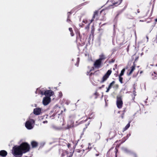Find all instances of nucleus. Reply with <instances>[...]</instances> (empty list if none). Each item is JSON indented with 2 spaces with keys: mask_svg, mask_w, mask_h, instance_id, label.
<instances>
[{
  "mask_svg": "<svg viewBox=\"0 0 157 157\" xmlns=\"http://www.w3.org/2000/svg\"><path fill=\"white\" fill-rule=\"evenodd\" d=\"M107 9H102L101 11L95 10L94 12L92 19L90 20V23H92L95 19L96 20H100L104 21L106 19L105 15L107 12Z\"/></svg>",
  "mask_w": 157,
  "mask_h": 157,
  "instance_id": "obj_1",
  "label": "nucleus"
},
{
  "mask_svg": "<svg viewBox=\"0 0 157 157\" xmlns=\"http://www.w3.org/2000/svg\"><path fill=\"white\" fill-rule=\"evenodd\" d=\"M13 155L16 157H21L23 153L19 146L13 147Z\"/></svg>",
  "mask_w": 157,
  "mask_h": 157,
  "instance_id": "obj_2",
  "label": "nucleus"
},
{
  "mask_svg": "<svg viewBox=\"0 0 157 157\" xmlns=\"http://www.w3.org/2000/svg\"><path fill=\"white\" fill-rule=\"evenodd\" d=\"M19 146L23 153H26L30 150V145L27 142H23Z\"/></svg>",
  "mask_w": 157,
  "mask_h": 157,
  "instance_id": "obj_3",
  "label": "nucleus"
},
{
  "mask_svg": "<svg viewBox=\"0 0 157 157\" xmlns=\"http://www.w3.org/2000/svg\"><path fill=\"white\" fill-rule=\"evenodd\" d=\"M59 154L61 155L60 157H72L73 155V153L71 152H68L61 148L59 149Z\"/></svg>",
  "mask_w": 157,
  "mask_h": 157,
  "instance_id": "obj_4",
  "label": "nucleus"
},
{
  "mask_svg": "<svg viewBox=\"0 0 157 157\" xmlns=\"http://www.w3.org/2000/svg\"><path fill=\"white\" fill-rule=\"evenodd\" d=\"M75 117L74 115H71L69 117V120L67 122V128L73 127L74 126V121Z\"/></svg>",
  "mask_w": 157,
  "mask_h": 157,
  "instance_id": "obj_5",
  "label": "nucleus"
},
{
  "mask_svg": "<svg viewBox=\"0 0 157 157\" xmlns=\"http://www.w3.org/2000/svg\"><path fill=\"white\" fill-rule=\"evenodd\" d=\"M76 41L78 42L79 44L81 46H83L85 44V40L83 38H82L80 33L77 34Z\"/></svg>",
  "mask_w": 157,
  "mask_h": 157,
  "instance_id": "obj_6",
  "label": "nucleus"
},
{
  "mask_svg": "<svg viewBox=\"0 0 157 157\" xmlns=\"http://www.w3.org/2000/svg\"><path fill=\"white\" fill-rule=\"evenodd\" d=\"M117 98L116 104L117 107L119 109H121L122 107L123 104L122 97L121 96H117Z\"/></svg>",
  "mask_w": 157,
  "mask_h": 157,
  "instance_id": "obj_7",
  "label": "nucleus"
},
{
  "mask_svg": "<svg viewBox=\"0 0 157 157\" xmlns=\"http://www.w3.org/2000/svg\"><path fill=\"white\" fill-rule=\"evenodd\" d=\"M112 71L111 70H108L106 73L103 77L101 81V83H102L106 80L109 77Z\"/></svg>",
  "mask_w": 157,
  "mask_h": 157,
  "instance_id": "obj_8",
  "label": "nucleus"
},
{
  "mask_svg": "<svg viewBox=\"0 0 157 157\" xmlns=\"http://www.w3.org/2000/svg\"><path fill=\"white\" fill-rule=\"evenodd\" d=\"M84 149H76L74 151L75 157H81L83 155L84 151Z\"/></svg>",
  "mask_w": 157,
  "mask_h": 157,
  "instance_id": "obj_9",
  "label": "nucleus"
},
{
  "mask_svg": "<svg viewBox=\"0 0 157 157\" xmlns=\"http://www.w3.org/2000/svg\"><path fill=\"white\" fill-rule=\"evenodd\" d=\"M54 94V92L51 90H47L44 91V95L46 97H49L50 98V97L53 95Z\"/></svg>",
  "mask_w": 157,
  "mask_h": 157,
  "instance_id": "obj_10",
  "label": "nucleus"
},
{
  "mask_svg": "<svg viewBox=\"0 0 157 157\" xmlns=\"http://www.w3.org/2000/svg\"><path fill=\"white\" fill-rule=\"evenodd\" d=\"M51 98L49 97H45L43 98V103L44 105H47L50 102Z\"/></svg>",
  "mask_w": 157,
  "mask_h": 157,
  "instance_id": "obj_11",
  "label": "nucleus"
},
{
  "mask_svg": "<svg viewBox=\"0 0 157 157\" xmlns=\"http://www.w3.org/2000/svg\"><path fill=\"white\" fill-rule=\"evenodd\" d=\"M102 62L99 59L96 60L94 62V65L95 68H99L100 67Z\"/></svg>",
  "mask_w": 157,
  "mask_h": 157,
  "instance_id": "obj_12",
  "label": "nucleus"
},
{
  "mask_svg": "<svg viewBox=\"0 0 157 157\" xmlns=\"http://www.w3.org/2000/svg\"><path fill=\"white\" fill-rule=\"evenodd\" d=\"M25 126L28 129H31L33 128L32 123L29 121L26 122Z\"/></svg>",
  "mask_w": 157,
  "mask_h": 157,
  "instance_id": "obj_13",
  "label": "nucleus"
},
{
  "mask_svg": "<svg viewBox=\"0 0 157 157\" xmlns=\"http://www.w3.org/2000/svg\"><path fill=\"white\" fill-rule=\"evenodd\" d=\"M123 0H112L113 6H117L120 5Z\"/></svg>",
  "mask_w": 157,
  "mask_h": 157,
  "instance_id": "obj_14",
  "label": "nucleus"
},
{
  "mask_svg": "<svg viewBox=\"0 0 157 157\" xmlns=\"http://www.w3.org/2000/svg\"><path fill=\"white\" fill-rule=\"evenodd\" d=\"M41 112V109L40 108H36L34 109L33 113L36 115H39Z\"/></svg>",
  "mask_w": 157,
  "mask_h": 157,
  "instance_id": "obj_15",
  "label": "nucleus"
},
{
  "mask_svg": "<svg viewBox=\"0 0 157 157\" xmlns=\"http://www.w3.org/2000/svg\"><path fill=\"white\" fill-rule=\"evenodd\" d=\"M31 144L32 148H36L38 146V143L35 141H32L31 143Z\"/></svg>",
  "mask_w": 157,
  "mask_h": 157,
  "instance_id": "obj_16",
  "label": "nucleus"
},
{
  "mask_svg": "<svg viewBox=\"0 0 157 157\" xmlns=\"http://www.w3.org/2000/svg\"><path fill=\"white\" fill-rule=\"evenodd\" d=\"M7 155V151L4 150H2L0 151V156L5 157Z\"/></svg>",
  "mask_w": 157,
  "mask_h": 157,
  "instance_id": "obj_17",
  "label": "nucleus"
},
{
  "mask_svg": "<svg viewBox=\"0 0 157 157\" xmlns=\"http://www.w3.org/2000/svg\"><path fill=\"white\" fill-rule=\"evenodd\" d=\"M115 81H113L111 83H110L109 85V86L108 87V88H107V90L106 91V92H108L110 89L114 85V84H115Z\"/></svg>",
  "mask_w": 157,
  "mask_h": 157,
  "instance_id": "obj_18",
  "label": "nucleus"
},
{
  "mask_svg": "<svg viewBox=\"0 0 157 157\" xmlns=\"http://www.w3.org/2000/svg\"><path fill=\"white\" fill-rule=\"evenodd\" d=\"M115 135V132L114 131H111L109 134V136L110 139L113 138Z\"/></svg>",
  "mask_w": 157,
  "mask_h": 157,
  "instance_id": "obj_19",
  "label": "nucleus"
},
{
  "mask_svg": "<svg viewBox=\"0 0 157 157\" xmlns=\"http://www.w3.org/2000/svg\"><path fill=\"white\" fill-rule=\"evenodd\" d=\"M135 65L134 63L133 65L131 67V69L129 71V73H127V75L128 76L130 75L133 72V71L135 70Z\"/></svg>",
  "mask_w": 157,
  "mask_h": 157,
  "instance_id": "obj_20",
  "label": "nucleus"
},
{
  "mask_svg": "<svg viewBox=\"0 0 157 157\" xmlns=\"http://www.w3.org/2000/svg\"><path fill=\"white\" fill-rule=\"evenodd\" d=\"M106 59V57L105 55L103 53H102L99 56V58L98 59L102 62L103 60H105Z\"/></svg>",
  "mask_w": 157,
  "mask_h": 157,
  "instance_id": "obj_21",
  "label": "nucleus"
},
{
  "mask_svg": "<svg viewBox=\"0 0 157 157\" xmlns=\"http://www.w3.org/2000/svg\"><path fill=\"white\" fill-rule=\"evenodd\" d=\"M130 121H129V123L127 124V125L125 127L123 128V132L126 130L130 127Z\"/></svg>",
  "mask_w": 157,
  "mask_h": 157,
  "instance_id": "obj_22",
  "label": "nucleus"
},
{
  "mask_svg": "<svg viewBox=\"0 0 157 157\" xmlns=\"http://www.w3.org/2000/svg\"><path fill=\"white\" fill-rule=\"evenodd\" d=\"M152 77L153 79H155L157 78V73L155 72H154L152 74Z\"/></svg>",
  "mask_w": 157,
  "mask_h": 157,
  "instance_id": "obj_23",
  "label": "nucleus"
},
{
  "mask_svg": "<svg viewBox=\"0 0 157 157\" xmlns=\"http://www.w3.org/2000/svg\"><path fill=\"white\" fill-rule=\"evenodd\" d=\"M125 68H124L122 69V70L121 71V72L120 75L119 76H122L123 75L124 72L125 71Z\"/></svg>",
  "mask_w": 157,
  "mask_h": 157,
  "instance_id": "obj_24",
  "label": "nucleus"
},
{
  "mask_svg": "<svg viewBox=\"0 0 157 157\" xmlns=\"http://www.w3.org/2000/svg\"><path fill=\"white\" fill-rule=\"evenodd\" d=\"M123 10H121L119 11H118L117 13V14L116 16V18H117L119 15L121 14L123 12Z\"/></svg>",
  "mask_w": 157,
  "mask_h": 157,
  "instance_id": "obj_25",
  "label": "nucleus"
},
{
  "mask_svg": "<svg viewBox=\"0 0 157 157\" xmlns=\"http://www.w3.org/2000/svg\"><path fill=\"white\" fill-rule=\"evenodd\" d=\"M119 80L120 82L121 83H123V78L122 77V76H119Z\"/></svg>",
  "mask_w": 157,
  "mask_h": 157,
  "instance_id": "obj_26",
  "label": "nucleus"
},
{
  "mask_svg": "<svg viewBox=\"0 0 157 157\" xmlns=\"http://www.w3.org/2000/svg\"><path fill=\"white\" fill-rule=\"evenodd\" d=\"M94 95L95 96V98L96 99L98 96L99 94L98 93L96 92L94 94Z\"/></svg>",
  "mask_w": 157,
  "mask_h": 157,
  "instance_id": "obj_27",
  "label": "nucleus"
},
{
  "mask_svg": "<svg viewBox=\"0 0 157 157\" xmlns=\"http://www.w3.org/2000/svg\"><path fill=\"white\" fill-rule=\"evenodd\" d=\"M91 23H90H90H89L86 26V27L85 28V29H87V30H88L89 29V28H90V24Z\"/></svg>",
  "mask_w": 157,
  "mask_h": 157,
  "instance_id": "obj_28",
  "label": "nucleus"
},
{
  "mask_svg": "<svg viewBox=\"0 0 157 157\" xmlns=\"http://www.w3.org/2000/svg\"><path fill=\"white\" fill-rule=\"evenodd\" d=\"M126 138H125V137H124L122 138L121 140H120V141H121V143H124L126 140Z\"/></svg>",
  "mask_w": 157,
  "mask_h": 157,
  "instance_id": "obj_29",
  "label": "nucleus"
},
{
  "mask_svg": "<svg viewBox=\"0 0 157 157\" xmlns=\"http://www.w3.org/2000/svg\"><path fill=\"white\" fill-rule=\"evenodd\" d=\"M72 10L70 12H68L67 13V16L70 17V15H71V14L72 13Z\"/></svg>",
  "mask_w": 157,
  "mask_h": 157,
  "instance_id": "obj_30",
  "label": "nucleus"
},
{
  "mask_svg": "<svg viewBox=\"0 0 157 157\" xmlns=\"http://www.w3.org/2000/svg\"><path fill=\"white\" fill-rule=\"evenodd\" d=\"M67 21L68 22L70 23V22H71V20L70 19V17H68L67 19Z\"/></svg>",
  "mask_w": 157,
  "mask_h": 157,
  "instance_id": "obj_31",
  "label": "nucleus"
},
{
  "mask_svg": "<svg viewBox=\"0 0 157 157\" xmlns=\"http://www.w3.org/2000/svg\"><path fill=\"white\" fill-rule=\"evenodd\" d=\"M118 151V149L117 148V147H116L115 148V157H117V153Z\"/></svg>",
  "mask_w": 157,
  "mask_h": 157,
  "instance_id": "obj_32",
  "label": "nucleus"
},
{
  "mask_svg": "<svg viewBox=\"0 0 157 157\" xmlns=\"http://www.w3.org/2000/svg\"><path fill=\"white\" fill-rule=\"evenodd\" d=\"M133 93L134 95V96H136V89H135V87H134V90L133 91Z\"/></svg>",
  "mask_w": 157,
  "mask_h": 157,
  "instance_id": "obj_33",
  "label": "nucleus"
},
{
  "mask_svg": "<svg viewBox=\"0 0 157 157\" xmlns=\"http://www.w3.org/2000/svg\"><path fill=\"white\" fill-rule=\"evenodd\" d=\"M115 61V59H112L111 60H110L109 61V63H113Z\"/></svg>",
  "mask_w": 157,
  "mask_h": 157,
  "instance_id": "obj_34",
  "label": "nucleus"
},
{
  "mask_svg": "<svg viewBox=\"0 0 157 157\" xmlns=\"http://www.w3.org/2000/svg\"><path fill=\"white\" fill-rule=\"evenodd\" d=\"M124 113L123 112L122 114H121V116H120V117L122 119L124 118Z\"/></svg>",
  "mask_w": 157,
  "mask_h": 157,
  "instance_id": "obj_35",
  "label": "nucleus"
},
{
  "mask_svg": "<svg viewBox=\"0 0 157 157\" xmlns=\"http://www.w3.org/2000/svg\"><path fill=\"white\" fill-rule=\"evenodd\" d=\"M87 22L88 21L86 20H83L82 21V22L84 23L85 24H87Z\"/></svg>",
  "mask_w": 157,
  "mask_h": 157,
  "instance_id": "obj_36",
  "label": "nucleus"
},
{
  "mask_svg": "<svg viewBox=\"0 0 157 157\" xmlns=\"http://www.w3.org/2000/svg\"><path fill=\"white\" fill-rule=\"evenodd\" d=\"M55 115H56V114L55 113H54L51 116H50V117H51L52 119H53V118H54V117L55 116Z\"/></svg>",
  "mask_w": 157,
  "mask_h": 157,
  "instance_id": "obj_37",
  "label": "nucleus"
},
{
  "mask_svg": "<svg viewBox=\"0 0 157 157\" xmlns=\"http://www.w3.org/2000/svg\"><path fill=\"white\" fill-rule=\"evenodd\" d=\"M44 91L43 90H40V93L41 94L43 95H44Z\"/></svg>",
  "mask_w": 157,
  "mask_h": 157,
  "instance_id": "obj_38",
  "label": "nucleus"
},
{
  "mask_svg": "<svg viewBox=\"0 0 157 157\" xmlns=\"http://www.w3.org/2000/svg\"><path fill=\"white\" fill-rule=\"evenodd\" d=\"M69 31L70 32H73L72 29L71 28H69Z\"/></svg>",
  "mask_w": 157,
  "mask_h": 157,
  "instance_id": "obj_39",
  "label": "nucleus"
},
{
  "mask_svg": "<svg viewBox=\"0 0 157 157\" xmlns=\"http://www.w3.org/2000/svg\"><path fill=\"white\" fill-rule=\"evenodd\" d=\"M105 86V85H102L101 86L99 87V89H101L102 88L104 87V86Z\"/></svg>",
  "mask_w": 157,
  "mask_h": 157,
  "instance_id": "obj_40",
  "label": "nucleus"
},
{
  "mask_svg": "<svg viewBox=\"0 0 157 157\" xmlns=\"http://www.w3.org/2000/svg\"><path fill=\"white\" fill-rule=\"evenodd\" d=\"M67 146L68 147V148H69L71 146V145L70 144L68 143L67 144Z\"/></svg>",
  "mask_w": 157,
  "mask_h": 157,
  "instance_id": "obj_41",
  "label": "nucleus"
},
{
  "mask_svg": "<svg viewBox=\"0 0 157 157\" xmlns=\"http://www.w3.org/2000/svg\"><path fill=\"white\" fill-rule=\"evenodd\" d=\"M71 36H73L74 35L73 32H71Z\"/></svg>",
  "mask_w": 157,
  "mask_h": 157,
  "instance_id": "obj_42",
  "label": "nucleus"
},
{
  "mask_svg": "<svg viewBox=\"0 0 157 157\" xmlns=\"http://www.w3.org/2000/svg\"><path fill=\"white\" fill-rule=\"evenodd\" d=\"M139 58V56H137L136 57V58H135V61H136L137 60H138V59Z\"/></svg>",
  "mask_w": 157,
  "mask_h": 157,
  "instance_id": "obj_43",
  "label": "nucleus"
},
{
  "mask_svg": "<svg viewBox=\"0 0 157 157\" xmlns=\"http://www.w3.org/2000/svg\"><path fill=\"white\" fill-rule=\"evenodd\" d=\"M115 86L117 88H118L119 85L118 84H116Z\"/></svg>",
  "mask_w": 157,
  "mask_h": 157,
  "instance_id": "obj_44",
  "label": "nucleus"
},
{
  "mask_svg": "<svg viewBox=\"0 0 157 157\" xmlns=\"http://www.w3.org/2000/svg\"><path fill=\"white\" fill-rule=\"evenodd\" d=\"M62 140H60L59 141V143L60 145L61 144V142L62 141Z\"/></svg>",
  "mask_w": 157,
  "mask_h": 157,
  "instance_id": "obj_45",
  "label": "nucleus"
},
{
  "mask_svg": "<svg viewBox=\"0 0 157 157\" xmlns=\"http://www.w3.org/2000/svg\"><path fill=\"white\" fill-rule=\"evenodd\" d=\"M43 122L44 123H47L48 122V121H43Z\"/></svg>",
  "mask_w": 157,
  "mask_h": 157,
  "instance_id": "obj_46",
  "label": "nucleus"
},
{
  "mask_svg": "<svg viewBox=\"0 0 157 157\" xmlns=\"http://www.w3.org/2000/svg\"><path fill=\"white\" fill-rule=\"evenodd\" d=\"M114 75L116 76V77H117V76H118V75L117 74H114Z\"/></svg>",
  "mask_w": 157,
  "mask_h": 157,
  "instance_id": "obj_47",
  "label": "nucleus"
},
{
  "mask_svg": "<svg viewBox=\"0 0 157 157\" xmlns=\"http://www.w3.org/2000/svg\"><path fill=\"white\" fill-rule=\"evenodd\" d=\"M134 157H137V155L136 154L134 155Z\"/></svg>",
  "mask_w": 157,
  "mask_h": 157,
  "instance_id": "obj_48",
  "label": "nucleus"
},
{
  "mask_svg": "<svg viewBox=\"0 0 157 157\" xmlns=\"http://www.w3.org/2000/svg\"><path fill=\"white\" fill-rule=\"evenodd\" d=\"M134 157H137V155L136 154L134 155Z\"/></svg>",
  "mask_w": 157,
  "mask_h": 157,
  "instance_id": "obj_49",
  "label": "nucleus"
},
{
  "mask_svg": "<svg viewBox=\"0 0 157 157\" xmlns=\"http://www.w3.org/2000/svg\"><path fill=\"white\" fill-rule=\"evenodd\" d=\"M140 11H139V9H138V10H137V13H140Z\"/></svg>",
  "mask_w": 157,
  "mask_h": 157,
  "instance_id": "obj_50",
  "label": "nucleus"
},
{
  "mask_svg": "<svg viewBox=\"0 0 157 157\" xmlns=\"http://www.w3.org/2000/svg\"><path fill=\"white\" fill-rule=\"evenodd\" d=\"M143 71H140V74H141L142 73H143Z\"/></svg>",
  "mask_w": 157,
  "mask_h": 157,
  "instance_id": "obj_51",
  "label": "nucleus"
},
{
  "mask_svg": "<svg viewBox=\"0 0 157 157\" xmlns=\"http://www.w3.org/2000/svg\"><path fill=\"white\" fill-rule=\"evenodd\" d=\"M78 7H75L74 9H75L76 10V9H78Z\"/></svg>",
  "mask_w": 157,
  "mask_h": 157,
  "instance_id": "obj_52",
  "label": "nucleus"
},
{
  "mask_svg": "<svg viewBox=\"0 0 157 157\" xmlns=\"http://www.w3.org/2000/svg\"><path fill=\"white\" fill-rule=\"evenodd\" d=\"M155 21H156L157 22V18L156 19H155Z\"/></svg>",
  "mask_w": 157,
  "mask_h": 157,
  "instance_id": "obj_53",
  "label": "nucleus"
},
{
  "mask_svg": "<svg viewBox=\"0 0 157 157\" xmlns=\"http://www.w3.org/2000/svg\"><path fill=\"white\" fill-rule=\"evenodd\" d=\"M129 136H130L131 135V134H130V133L129 134Z\"/></svg>",
  "mask_w": 157,
  "mask_h": 157,
  "instance_id": "obj_54",
  "label": "nucleus"
},
{
  "mask_svg": "<svg viewBox=\"0 0 157 157\" xmlns=\"http://www.w3.org/2000/svg\"><path fill=\"white\" fill-rule=\"evenodd\" d=\"M60 93L61 94H62V93L61 92H60L59 93V94H60Z\"/></svg>",
  "mask_w": 157,
  "mask_h": 157,
  "instance_id": "obj_55",
  "label": "nucleus"
},
{
  "mask_svg": "<svg viewBox=\"0 0 157 157\" xmlns=\"http://www.w3.org/2000/svg\"><path fill=\"white\" fill-rule=\"evenodd\" d=\"M92 74V73H90V75H91Z\"/></svg>",
  "mask_w": 157,
  "mask_h": 157,
  "instance_id": "obj_56",
  "label": "nucleus"
},
{
  "mask_svg": "<svg viewBox=\"0 0 157 157\" xmlns=\"http://www.w3.org/2000/svg\"><path fill=\"white\" fill-rule=\"evenodd\" d=\"M92 68H93V69H94V67H92Z\"/></svg>",
  "mask_w": 157,
  "mask_h": 157,
  "instance_id": "obj_57",
  "label": "nucleus"
},
{
  "mask_svg": "<svg viewBox=\"0 0 157 157\" xmlns=\"http://www.w3.org/2000/svg\"><path fill=\"white\" fill-rule=\"evenodd\" d=\"M88 149H89V147H88Z\"/></svg>",
  "mask_w": 157,
  "mask_h": 157,
  "instance_id": "obj_58",
  "label": "nucleus"
},
{
  "mask_svg": "<svg viewBox=\"0 0 157 157\" xmlns=\"http://www.w3.org/2000/svg\"><path fill=\"white\" fill-rule=\"evenodd\" d=\"M128 135H127V137H128Z\"/></svg>",
  "mask_w": 157,
  "mask_h": 157,
  "instance_id": "obj_59",
  "label": "nucleus"
}]
</instances>
